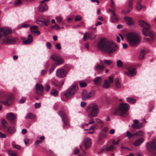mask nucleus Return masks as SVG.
<instances>
[{"label": "nucleus", "instance_id": "nucleus-1", "mask_svg": "<svg viewBox=\"0 0 156 156\" xmlns=\"http://www.w3.org/2000/svg\"><path fill=\"white\" fill-rule=\"evenodd\" d=\"M98 49L108 54H111L118 49L117 46L114 42L108 41L105 38L101 39L98 43Z\"/></svg>", "mask_w": 156, "mask_h": 156}, {"label": "nucleus", "instance_id": "nucleus-2", "mask_svg": "<svg viewBox=\"0 0 156 156\" xmlns=\"http://www.w3.org/2000/svg\"><path fill=\"white\" fill-rule=\"evenodd\" d=\"M127 39L129 44L132 46L137 45L140 42L139 37L135 33H131L127 34Z\"/></svg>", "mask_w": 156, "mask_h": 156}, {"label": "nucleus", "instance_id": "nucleus-3", "mask_svg": "<svg viewBox=\"0 0 156 156\" xmlns=\"http://www.w3.org/2000/svg\"><path fill=\"white\" fill-rule=\"evenodd\" d=\"M147 150L152 155L156 154V139L153 140L147 143L146 145ZM152 156H156V155Z\"/></svg>", "mask_w": 156, "mask_h": 156}, {"label": "nucleus", "instance_id": "nucleus-4", "mask_svg": "<svg viewBox=\"0 0 156 156\" xmlns=\"http://www.w3.org/2000/svg\"><path fill=\"white\" fill-rule=\"evenodd\" d=\"M78 90V86L74 85L70 87L64 93V95L68 99H70L72 97L74 94Z\"/></svg>", "mask_w": 156, "mask_h": 156}, {"label": "nucleus", "instance_id": "nucleus-5", "mask_svg": "<svg viewBox=\"0 0 156 156\" xmlns=\"http://www.w3.org/2000/svg\"><path fill=\"white\" fill-rule=\"evenodd\" d=\"M129 108H114L112 112L115 115L125 116L127 114V111Z\"/></svg>", "mask_w": 156, "mask_h": 156}, {"label": "nucleus", "instance_id": "nucleus-6", "mask_svg": "<svg viewBox=\"0 0 156 156\" xmlns=\"http://www.w3.org/2000/svg\"><path fill=\"white\" fill-rule=\"evenodd\" d=\"M58 114L60 116L63 123V127L64 128H67L69 126L67 115L62 111H60L58 112Z\"/></svg>", "mask_w": 156, "mask_h": 156}, {"label": "nucleus", "instance_id": "nucleus-7", "mask_svg": "<svg viewBox=\"0 0 156 156\" xmlns=\"http://www.w3.org/2000/svg\"><path fill=\"white\" fill-rule=\"evenodd\" d=\"M86 110L88 113L89 118L96 116L99 112L98 108H87Z\"/></svg>", "mask_w": 156, "mask_h": 156}, {"label": "nucleus", "instance_id": "nucleus-8", "mask_svg": "<svg viewBox=\"0 0 156 156\" xmlns=\"http://www.w3.org/2000/svg\"><path fill=\"white\" fill-rule=\"evenodd\" d=\"M128 71L124 72L125 74L127 76L132 77L135 76L136 74V71L135 69L132 67H129L127 68Z\"/></svg>", "mask_w": 156, "mask_h": 156}, {"label": "nucleus", "instance_id": "nucleus-9", "mask_svg": "<svg viewBox=\"0 0 156 156\" xmlns=\"http://www.w3.org/2000/svg\"><path fill=\"white\" fill-rule=\"evenodd\" d=\"M67 74L66 70L63 68L59 69L57 70L56 73V76L60 78L65 77Z\"/></svg>", "mask_w": 156, "mask_h": 156}, {"label": "nucleus", "instance_id": "nucleus-10", "mask_svg": "<svg viewBox=\"0 0 156 156\" xmlns=\"http://www.w3.org/2000/svg\"><path fill=\"white\" fill-rule=\"evenodd\" d=\"M16 40L15 38H11L9 37H6L2 40V44H14L16 43Z\"/></svg>", "mask_w": 156, "mask_h": 156}, {"label": "nucleus", "instance_id": "nucleus-11", "mask_svg": "<svg viewBox=\"0 0 156 156\" xmlns=\"http://www.w3.org/2000/svg\"><path fill=\"white\" fill-rule=\"evenodd\" d=\"M36 89L37 93L40 96L43 95L44 93L43 87L40 84L37 83L36 85Z\"/></svg>", "mask_w": 156, "mask_h": 156}, {"label": "nucleus", "instance_id": "nucleus-12", "mask_svg": "<svg viewBox=\"0 0 156 156\" xmlns=\"http://www.w3.org/2000/svg\"><path fill=\"white\" fill-rule=\"evenodd\" d=\"M151 27V25H149L148 27L144 28L142 30L143 34L146 36H151L152 35V33L149 31Z\"/></svg>", "mask_w": 156, "mask_h": 156}, {"label": "nucleus", "instance_id": "nucleus-13", "mask_svg": "<svg viewBox=\"0 0 156 156\" xmlns=\"http://www.w3.org/2000/svg\"><path fill=\"white\" fill-rule=\"evenodd\" d=\"M6 118L9 120L10 123L12 125H14L15 123V116L12 113H8L6 116Z\"/></svg>", "mask_w": 156, "mask_h": 156}, {"label": "nucleus", "instance_id": "nucleus-14", "mask_svg": "<svg viewBox=\"0 0 156 156\" xmlns=\"http://www.w3.org/2000/svg\"><path fill=\"white\" fill-rule=\"evenodd\" d=\"M134 124L132 125V128L133 129H139L143 126V124L141 122H139L136 119L133 120Z\"/></svg>", "mask_w": 156, "mask_h": 156}, {"label": "nucleus", "instance_id": "nucleus-15", "mask_svg": "<svg viewBox=\"0 0 156 156\" xmlns=\"http://www.w3.org/2000/svg\"><path fill=\"white\" fill-rule=\"evenodd\" d=\"M107 132L108 129L107 128H104L100 134L99 140H101L103 138H105L107 136Z\"/></svg>", "mask_w": 156, "mask_h": 156}, {"label": "nucleus", "instance_id": "nucleus-16", "mask_svg": "<svg viewBox=\"0 0 156 156\" xmlns=\"http://www.w3.org/2000/svg\"><path fill=\"white\" fill-rule=\"evenodd\" d=\"M96 37V36L92 33H86L84 34L83 40L85 41L87 38H90L91 39H93Z\"/></svg>", "mask_w": 156, "mask_h": 156}, {"label": "nucleus", "instance_id": "nucleus-17", "mask_svg": "<svg viewBox=\"0 0 156 156\" xmlns=\"http://www.w3.org/2000/svg\"><path fill=\"white\" fill-rule=\"evenodd\" d=\"M12 32V30L9 28H5L3 29L0 28V32H3L5 36L11 33Z\"/></svg>", "mask_w": 156, "mask_h": 156}, {"label": "nucleus", "instance_id": "nucleus-18", "mask_svg": "<svg viewBox=\"0 0 156 156\" xmlns=\"http://www.w3.org/2000/svg\"><path fill=\"white\" fill-rule=\"evenodd\" d=\"M1 102L6 106H10L13 103V99L10 97L6 99L5 101H1Z\"/></svg>", "mask_w": 156, "mask_h": 156}, {"label": "nucleus", "instance_id": "nucleus-19", "mask_svg": "<svg viewBox=\"0 0 156 156\" xmlns=\"http://www.w3.org/2000/svg\"><path fill=\"white\" fill-rule=\"evenodd\" d=\"M52 59L56 62H57V65H60L62 64L64 62L63 59L60 57H58L54 55L51 56Z\"/></svg>", "mask_w": 156, "mask_h": 156}, {"label": "nucleus", "instance_id": "nucleus-20", "mask_svg": "<svg viewBox=\"0 0 156 156\" xmlns=\"http://www.w3.org/2000/svg\"><path fill=\"white\" fill-rule=\"evenodd\" d=\"M105 67L104 65H100L99 63H97L94 67V69L98 73H100L104 70Z\"/></svg>", "mask_w": 156, "mask_h": 156}, {"label": "nucleus", "instance_id": "nucleus-21", "mask_svg": "<svg viewBox=\"0 0 156 156\" xmlns=\"http://www.w3.org/2000/svg\"><path fill=\"white\" fill-rule=\"evenodd\" d=\"M83 143L86 150L88 149L90 146L91 141L90 139L89 138L85 139L83 141Z\"/></svg>", "mask_w": 156, "mask_h": 156}, {"label": "nucleus", "instance_id": "nucleus-22", "mask_svg": "<svg viewBox=\"0 0 156 156\" xmlns=\"http://www.w3.org/2000/svg\"><path fill=\"white\" fill-rule=\"evenodd\" d=\"M48 9V7L45 4H41L38 7L39 11L41 12L46 11Z\"/></svg>", "mask_w": 156, "mask_h": 156}, {"label": "nucleus", "instance_id": "nucleus-23", "mask_svg": "<svg viewBox=\"0 0 156 156\" xmlns=\"http://www.w3.org/2000/svg\"><path fill=\"white\" fill-rule=\"evenodd\" d=\"M90 98V97L89 95V93H88L86 90H83L82 92V99L83 100L85 101L87 99L89 98Z\"/></svg>", "mask_w": 156, "mask_h": 156}, {"label": "nucleus", "instance_id": "nucleus-24", "mask_svg": "<svg viewBox=\"0 0 156 156\" xmlns=\"http://www.w3.org/2000/svg\"><path fill=\"white\" fill-rule=\"evenodd\" d=\"M33 40V37L30 34L28 35V39L25 41H23L22 43L24 44H30L32 41Z\"/></svg>", "mask_w": 156, "mask_h": 156}, {"label": "nucleus", "instance_id": "nucleus-25", "mask_svg": "<svg viewBox=\"0 0 156 156\" xmlns=\"http://www.w3.org/2000/svg\"><path fill=\"white\" fill-rule=\"evenodd\" d=\"M119 20L117 15L115 12H112V14L111 16V21L112 22H115Z\"/></svg>", "mask_w": 156, "mask_h": 156}, {"label": "nucleus", "instance_id": "nucleus-26", "mask_svg": "<svg viewBox=\"0 0 156 156\" xmlns=\"http://www.w3.org/2000/svg\"><path fill=\"white\" fill-rule=\"evenodd\" d=\"M16 129L15 127L12 126H9L7 129V132L9 134H12L16 131Z\"/></svg>", "mask_w": 156, "mask_h": 156}, {"label": "nucleus", "instance_id": "nucleus-27", "mask_svg": "<svg viewBox=\"0 0 156 156\" xmlns=\"http://www.w3.org/2000/svg\"><path fill=\"white\" fill-rule=\"evenodd\" d=\"M124 19L128 25H131L133 23V21L132 18L128 16H125Z\"/></svg>", "mask_w": 156, "mask_h": 156}, {"label": "nucleus", "instance_id": "nucleus-28", "mask_svg": "<svg viewBox=\"0 0 156 156\" xmlns=\"http://www.w3.org/2000/svg\"><path fill=\"white\" fill-rule=\"evenodd\" d=\"M139 25L142 27H147L149 26V25H150L144 21L143 20H140L139 22Z\"/></svg>", "mask_w": 156, "mask_h": 156}, {"label": "nucleus", "instance_id": "nucleus-29", "mask_svg": "<svg viewBox=\"0 0 156 156\" xmlns=\"http://www.w3.org/2000/svg\"><path fill=\"white\" fill-rule=\"evenodd\" d=\"M134 0H129L128 4V9L127 11L125 12V13H127L130 12L132 9L133 4Z\"/></svg>", "mask_w": 156, "mask_h": 156}, {"label": "nucleus", "instance_id": "nucleus-30", "mask_svg": "<svg viewBox=\"0 0 156 156\" xmlns=\"http://www.w3.org/2000/svg\"><path fill=\"white\" fill-rule=\"evenodd\" d=\"M144 141V139L142 138H138L135 141L134 144L135 146H138L140 145Z\"/></svg>", "mask_w": 156, "mask_h": 156}, {"label": "nucleus", "instance_id": "nucleus-31", "mask_svg": "<svg viewBox=\"0 0 156 156\" xmlns=\"http://www.w3.org/2000/svg\"><path fill=\"white\" fill-rule=\"evenodd\" d=\"M101 78L100 77H97L94 78V82L95 84L98 85L101 83Z\"/></svg>", "mask_w": 156, "mask_h": 156}, {"label": "nucleus", "instance_id": "nucleus-32", "mask_svg": "<svg viewBox=\"0 0 156 156\" xmlns=\"http://www.w3.org/2000/svg\"><path fill=\"white\" fill-rule=\"evenodd\" d=\"M110 87V83L108 80H104V83L103 85V87L104 88H108Z\"/></svg>", "mask_w": 156, "mask_h": 156}, {"label": "nucleus", "instance_id": "nucleus-33", "mask_svg": "<svg viewBox=\"0 0 156 156\" xmlns=\"http://www.w3.org/2000/svg\"><path fill=\"white\" fill-rule=\"evenodd\" d=\"M144 134V132L142 131H138L133 133V136L136 137L140 136L143 135Z\"/></svg>", "mask_w": 156, "mask_h": 156}, {"label": "nucleus", "instance_id": "nucleus-34", "mask_svg": "<svg viewBox=\"0 0 156 156\" xmlns=\"http://www.w3.org/2000/svg\"><path fill=\"white\" fill-rule=\"evenodd\" d=\"M126 101L128 102L131 104H134L136 102V99L131 97L127 98L126 99Z\"/></svg>", "mask_w": 156, "mask_h": 156}, {"label": "nucleus", "instance_id": "nucleus-35", "mask_svg": "<svg viewBox=\"0 0 156 156\" xmlns=\"http://www.w3.org/2000/svg\"><path fill=\"white\" fill-rule=\"evenodd\" d=\"M2 124L3 127L4 129H6L8 126V123L4 119H2Z\"/></svg>", "mask_w": 156, "mask_h": 156}, {"label": "nucleus", "instance_id": "nucleus-36", "mask_svg": "<svg viewBox=\"0 0 156 156\" xmlns=\"http://www.w3.org/2000/svg\"><path fill=\"white\" fill-rule=\"evenodd\" d=\"M51 94L53 96L56 97L58 95V91L55 89H52L50 91Z\"/></svg>", "mask_w": 156, "mask_h": 156}, {"label": "nucleus", "instance_id": "nucleus-37", "mask_svg": "<svg viewBox=\"0 0 156 156\" xmlns=\"http://www.w3.org/2000/svg\"><path fill=\"white\" fill-rule=\"evenodd\" d=\"M35 117V116L34 114L30 112H29L27 114L26 117V118L33 119Z\"/></svg>", "mask_w": 156, "mask_h": 156}, {"label": "nucleus", "instance_id": "nucleus-38", "mask_svg": "<svg viewBox=\"0 0 156 156\" xmlns=\"http://www.w3.org/2000/svg\"><path fill=\"white\" fill-rule=\"evenodd\" d=\"M115 83L116 87L118 88H120L121 87V85L119 81V80L118 78H116L115 79Z\"/></svg>", "mask_w": 156, "mask_h": 156}, {"label": "nucleus", "instance_id": "nucleus-39", "mask_svg": "<svg viewBox=\"0 0 156 156\" xmlns=\"http://www.w3.org/2000/svg\"><path fill=\"white\" fill-rule=\"evenodd\" d=\"M144 8V7L140 4V2H138L137 3L136 6V8L137 10H140L141 9Z\"/></svg>", "mask_w": 156, "mask_h": 156}, {"label": "nucleus", "instance_id": "nucleus-40", "mask_svg": "<svg viewBox=\"0 0 156 156\" xmlns=\"http://www.w3.org/2000/svg\"><path fill=\"white\" fill-rule=\"evenodd\" d=\"M115 149V147L113 145H111L110 146L107 147L106 146V151H112Z\"/></svg>", "mask_w": 156, "mask_h": 156}, {"label": "nucleus", "instance_id": "nucleus-41", "mask_svg": "<svg viewBox=\"0 0 156 156\" xmlns=\"http://www.w3.org/2000/svg\"><path fill=\"white\" fill-rule=\"evenodd\" d=\"M80 86L81 87H84L87 85V84L85 82L79 81V82Z\"/></svg>", "mask_w": 156, "mask_h": 156}, {"label": "nucleus", "instance_id": "nucleus-42", "mask_svg": "<svg viewBox=\"0 0 156 156\" xmlns=\"http://www.w3.org/2000/svg\"><path fill=\"white\" fill-rule=\"evenodd\" d=\"M117 65L119 68L122 67L123 66V63L121 60H119L117 61Z\"/></svg>", "mask_w": 156, "mask_h": 156}, {"label": "nucleus", "instance_id": "nucleus-43", "mask_svg": "<svg viewBox=\"0 0 156 156\" xmlns=\"http://www.w3.org/2000/svg\"><path fill=\"white\" fill-rule=\"evenodd\" d=\"M56 22L58 23H60L62 22V19L60 16H57L55 17Z\"/></svg>", "mask_w": 156, "mask_h": 156}, {"label": "nucleus", "instance_id": "nucleus-44", "mask_svg": "<svg viewBox=\"0 0 156 156\" xmlns=\"http://www.w3.org/2000/svg\"><path fill=\"white\" fill-rule=\"evenodd\" d=\"M98 106V105L94 102H93L89 104L88 107H97Z\"/></svg>", "mask_w": 156, "mask_h": 156}, {"label": "nucleus", "instance_id": "nucleus-45", "mask_svg": "<svg viewBox=\"0 0 156 156\" xmlns=\"http://www.w3.org/2000/svg\"><path fill=\"white\" fill-rule=\"evenodd\" d=\"M104 62L108 65H110L113 63V61H112L109 60H104Z\"/></svg>", "mask_w": 156, "mask_h": 156}, {"label": "nucleus", "instance_id": "nucleus-46", "mask_svg": "<svg viewBox=\"0 0 156 156\" xmlns=\"http://www.w3.org/2000/svg\"><path fill=\"white\" fill-rule=\"evenodd\" d=\"M129 107V105L127 103H122L119 107Z\"/></svg>", "mask_w": 156, "mask_h": 156}, {"label": "nucleus", "instance_id": "nucleus-47", "mask_svg": "<svg viewBox=\"0 0 156 156\" xmlns=\"http://www.w3.org/2000/svg\"><path fill=\"white\" fill-rule=\"evenodd\" d=\"M12 147L18 150H20L21 148L20 146L17 144H14L12 143Z\"/></svg>", "mask_w": 156, "mask_h": 156}, {"label": "nucleus", "instance_id": "nucleus-48", "mask_svg": "<svg viewBox=\"0 0 156 156\" xmlns=\"http://www.w3.org/2000/svg\"><path fill=\"white\" fill-rule=\"evenodd\" d=\"M64 83V80H63L61 81L60 83L57 84V87L58 88H61Z\"/></svg>", "mask_w": 156, "mask_h": 156}, {"label": "nucleus", "instance_id": "nucleus-49", "mask_svg": "<svg viewBox=\"0 0 156 156\" xmlns=\"http://www.w3.org/2000/svg\"><path fill=\"white\" fill-rule=\"evenodd\" d=\"M105 151H106V146H104L102 148L98 151V153L99 154H100L104 152Z\"/></svg>", "mask_w": 156, "mask_h": 156}, {"label": "nucleus", "instance_id": "nucleus-50", "mask_svg": "<svg viewBox=\"0 0 156 156\" xmlns=\"http://www.w3.org/2000/svg\"><path fill=\"white\" fill-rule=\"evenodd\" d=\"M82 20V17L80 15H77L75 18V20L76 21H80Z\"/></svg>", "mask_w": 156, "mask_h": 156}, {"label": "nucleus", "instance_id": "nucleus-51", "mask_svg": "<svg viewBox=\"0 0 156 156\" xmlns=\"http://www.w3.org/2000/svg\"><path fill=\"white\" fill-rule=\"evenodd\" d=\"M31 31V32L34 35L37 34L38 35L40 34V32L38 30H32Z\"/></svg>", "mask_w": 156, "mask_h": 156}, {"label": "nucleus", "instance_id": "nucleus-52", "mask_svg": "<svg viewBox=\"0 0 156 156\" xmlns=\"http://www.w3.org/2000/svg\"><path fill=\"white\" fill-rule=\"evenodd\" d=\"M80 149L83 151V154L84 155L82 154H79V156H85L86 154V152L84 150H83V149L82 148V145H80Z\"/></svg>", "mask_w": 156, "mask_h": 156}, {"label": "nucleus", "instance_id": "nucleus-53", "mask_svg": "<svg viewBox=\"0 0 156 156\" xmlns=\"http://www.w3.org/2000/svg\"><path fill=\"white\" fill-rule=\"evenodd\" d=\"M38 22H40L41 23H43L46 26H48L49 24V23H48L47 22H46V21H45L44 20V21H40L39 20H37L36 21V23L37 24H39L38 23Z\"/></svg>", "mask_w": 156, "mask_h": 156}, {"label": "nucleus", "instance_id": "nucleus-54", "mask_svg": "<svg viewBox=\"0 0 156 156\" xmlns=\"http://www.w3.org/2000/svg\"><path fill=\"white\" fill-rule=\"evenodd\" d=\"M9 154L12 156H17L16 154L13 152L11 150H9L8 152Z\"/></svg>", "mask_w": 156, "mask_h": 156}, {"label": "nucleus", "instance_id": "nucleus-55", "mask_svg": "<svg viewBox=\"0 0 156 156\" xmlns=\"http://www.w3.org/2000/svg\"><path fill=\"white\" fill-rule=\"evenodd\" d=\"M50 89V87L49 86V85L48 84H46L44 87V89L45 90L46 92H48L49 90Z\"/></svg>", "mask_w": 156, "mask_h": 156}, {"label": "nucleus", "instance_id": "nucleus-56", "mask_svg": "<svg viewBox=\"0 0 156 156\" xmlns=\"http://www.w3.org/2000/svg\"><path fill=\"white\" fill-rule=\"evenodd\" d=\"M88 93L90 98L94 96L95 93V91H91Z\"/></svg>", "mask_w": 156, "mask_h": 156}, {"label": "nucleus", "instance_id": "nucleus-57", "mask_svg": "<svg viewBox=\"0 0 156 156\" xmlns=\"http://www.w3.org/2000/svg\"><path fill=\"white\" fill-rule=\"evenodd\" d=\"M127 136L129 138H131L133 136V134L130 133L129 131H127L126 133Z\"/></svg>", "mask_w": 156, "mask_h": 156}, {"label": "nucleus", "instance_id": "nucleus-58", "mask_svg": "<svg viewBox=\"0 0 156 156\" xmlns=\"http://www.w3.org/2000/svg\"><path fill=\"white\" fill-rule=\"evenodd\" d=\"M51 28H55L57 29H59L60 28L59 26L57 24H55V25L54 26H52L51 27Z\"/></svg>", "mask_w": 156, "mask_h": 156}, {"label": "nucleus", "instance_id": "nucleus-59", "mask_svg": "<svg viewBox=\"0 0 156 156\" xmlns=\"http://www.w3.org/2000/svg\"><path fill=\"white\" fill-rule=\"evenodd\" d=\"M46 46L48 48L50 49L51 48V44L49 42H47L46 43Z\"/></svg>", "mask_w": 156, "mask_h": 156}, {"label": "nucleus", "instance_id": "nucleus-60", "mask_svg": "<svg viewBox=\"0 0 156 156\" xmlns=\"http://www.w3.org/2000/svg\"><path fill=\"white\" fill-rule=\"evenodd\" d=\"M37 26H34L30 27V29L31 30H35L37 29Z\"/></svg>", "mask_w": 156, "mask_h": 156}, {"label": "nucleus", "instance_id": "nucleus-61", "mask_svg": "<svg viewBox=\"0 0 156 156\" xmlns=\"http://www.w3.org/2000/svg\"><path fill=\"white\" fill-rule=\"evenodd\" d=\"M55 66H51V68H50V69L49 70V74H51L53 70L55 69Z\"/></svg>", "mask_w": 156, "mask_h": 156}, {"label": "nucleus", "instance_id": "nucleus-62", "mask_svg": "<svg viewBox=\"0 0 156 156\" xmlns=\"http://www.w3.org/2000/svg\"><path fill=\"white\" fill-rule=\"evenodd\" d=\"M111 2L112 3V5H111V7L112 9H113L115 11L116 9L115 8V6L114 5V3L113 1L112 0Z\"/></svg>", "mask_w": 156, "mask_h": 156}, {"label": "nucleus", "instance_id": "nucleus-63", "mask_svg": "<svg viewBox=\"0 0 156 156\" xmlns=\"http://www.w3.org/2000/svg\"><path fill=\"white\" fill-rule=\"evenodd\" d=\"M56 48L58 50H60L61 48L60 45L59 44H57L55 45Z\"/></svg>", "mask_w": 156, "mask_h": 156}, {"label": "nucleus", "instance_id": "nucleus-64", "mask_svg": "<svg viewBox=\"0 0 156 156\" xmlns=\"http://www.w3.org/2000/svg\"><path fill=\"white\" fill-rule=\"evenodd\" d=\"M29 139L27 138H25L24 139V142L25 144L26 145H27L29 144Z\"/></svg>", "mask_w": 156, "mask_h": 156}]
</instances>
